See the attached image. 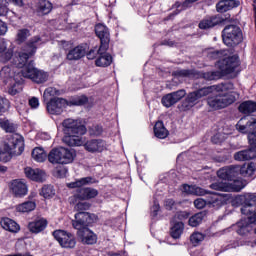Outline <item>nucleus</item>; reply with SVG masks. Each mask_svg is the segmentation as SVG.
I'll return each instance as SVG.
<instances>
[{
  "label": "nucleus",
  "instance_id": "obj_62",
  "mask_svg": "<svg viewBox=\"0 0 256 256\" xmlns=\"http://www.w3.org/2000/svg\"><path fill=\"white\" fill-rule=\"evenodd\" d=\"M7 171V167L0 165V173H5Z\"/></svg>",
  "mask_w": 256,
  "mask_h": 256
},
{
  "label": "nucleus",
  "instance_id": "obj_38",
  "mask_svg": "<svg viewBox=\"0 0 256 256\" xmlns=\"http://www.w3.org/2000/svg\"><path fill=\"white\" fill-rule=\"evenodd\" d=\"M9 1L11 0H0V17H5L9 13ZM18 7H23V0H12Z\"/></svg>",
  "mask_w": 256,
  "mask_h": 256
},
{
  "label": "nucleus",
  "instance_id": "obj_52",
  "mask_svg": "<svg viewBox=\"0 0 256 256\" xmlns=\"http://www.w3.org/2000/svg\"><path fill=\"white\" fill-rule=\"evenodd\" d=\"M207 57L208 59H220V57H223V51L210 50Z\"/></svg>",
  "mask_w": 256,
  "mask_h": 256
},
{
  "label": "nucleus",
  "instance_id": "obj_41",
  "mask_svg": "<svg viewBox=\"0 0 256 256\" xmlns=\"http://www.w3.org/2000/svg\"><path fill=\"white\" fill-rule=\"evenodd\" d=\"M0 127L6 133H15L17 131V125L7 118L0 119Z\"/></svg>",
  "mask_w": 256,
  "mask_h": 256
},
{
  "label": "nucleus",
  "instance_id": "obj_35",
  "mask_svg": "<svg viewBox=\"0 0 256 256\" xmlns=\"http://www.w3.org/2000/svg\"><path fill=\"white\" fill-rule=\"evenodd\" d=\"M53 9V4L49 2V0H40L37 5V13L38 15H49Z\"/></svg>",
  "mask_w": 256,
  "mask_h": 256
},
{
  "label": "nucleus",
  "instance_id": "obj_32",
  "mask_svg": "<svg viewBox=\"0 0 256 256\" xmlns=\"http://www.w3.org/2000/svg\"><path fill=\"white\" fill-rule=\"evenodd\" d=\"M185 229V224L181 221L172 220V226L170 229V235L173 239H179L181 235H183V231Z\"/></svg>",
  "mask_w": 256,
  "mask_h": 256
},
{
  "label": "nucleus",
  "instance_id": "obj_28",
  "mask_svg": "<svg viewBox=\"0 0 256 256\" xmlns=\"http://www.w3.org/2000/svg\"><path fill=\"white\" fill-rule=\"evenodd\" d=\"M0 77L4 83H11L17 77V72L14 67L4 66L0 71Z\"/></svg>",
  "mask_w": 256,
  "mask_h": 256
},
{
  "label": "nucleus",
  "instance_id": "obj_20",
  "mask_svg": "<svg viewBox=\"0 0 256 256\" xmlns=\"http://www.w3.org/2000/svg\"><path fill=\"white\" fill-rule=\"evenodd\" d=\"M84 147L89 153H101L107 149V144L101 139L88 140Z\"/></svg>",
  "mask_w": 256,
  "mask_h": 256
},
{
  "label": "nucleus",
  "instance_id": "obj_12",
  "mask_svg": "<svg viewBox=\"0 0 256 256\" xmlns=\"http://www.w3.org/2000/svg\"><path fill=\"white\" fill-rule=\"evenodd\" d=\"M246 186L247 182L244 181L243 179H232L229 182L217 181L210 185V189H214V191L239 192L241 191V189H245Z\"/></svg>",
  "mask_w": 256,
  "mask_h": 256
},
{
  "label": "nucleus",
  "instance_id": "obj_43",
  "mask_svg": "<svg viewBox=\"0 0 256 256\" xmlns=\"http://www.w3.org/2000/svg\"><path fill=\"white\" fill-rule=\"evenodd\" d=\"M256 172V163L250 162L248 165L240 166V175L251 177Z\"/></svg>",
  "mask_w": 256,
  "mask_h": 256
},
{
  "label": "nucleus",
  "instance_id": "obj_29",
  "mask_svg": "<svg viewBox=\"0 0 256 256\" xmlns=\"http://www.w3.org/2000/svg\"><path fill=\"white\" fill-rule=\"evenodd\" d=\"M181 191L182 193H186V195H198L200 197H203V195L207 193V190L199 186L188 185V184L182 185Z\"/></svg>",
  "mask_w": 256,
  "mask_h": 256
},
{
  "label": "nucleus",
  "instance_id": "obj_46",
  "mask_svg": "<svg viewBox=\"0 0 256 256\" xmlns=\"http://www.w3.org/2000/svg\"><path fill=\"white\" fill-rule=\"evenodd\" d=\"M203 239H205V235L201 232H194L190 236V241L193 245H199V243H201V241H203Z\"/></svg>",
  "mask_w": 256,
  "mask_h": 256
},
{
  "label": "nucleus",
  "instance_id": "obj_59",
  "mask_svg": "<svg viewBox=\"0 0 256 256\" xmlns=\"http://www.w3.org/2000/svg\"><path fill=\"white\" fill-rule=\"evenodd\" d=\"M8 31L7 24L0 20V35H6Z\"/></svg>",
  "mask_w": 256,
  "mask_h": 256
},
{
  "label": "nucleus",
  "instance_id": "obj_18",
  "mask_svg": "<svg viewBox=\"0 0 256 256\" xmlns=\"http://www.w3.org/2000/svg\"><path fill=\"white\" fill-rule=\"evenodd\" d=\"M65 107H67V100L63 98H53L47 104V111L50 115H61Z\"/></svg>",
  "mask_w": 256,
  "mask_h": 256
},
{
  "label": "nucleus",
  "instance_id": "obj_42",
  "mask_svg": "<svg viewBox=\"0 0 256 256\" xmlns=\"http://www.w3.org/2000/svg\"><path fill=\"white\" fill-rule=\"evenodd\" d=\"M29 37H31V31L29 29H19L16 33V43L21 45V43H25Z\"/></svg>",
  "mask_w": 256,
  "mask_h": 256
},
{
  "label": "nucleus",
  "instance_id": "obj_2",
  "mask_svg": "<svg viewBox=\"0 0 256 256\" xmlns=\"http://www.w3.org/2000/svg\"><path fill=\"white\" fill-rule=\"evenodd\" d=\"M241 213L247 217L236 224V231L238 235H247V233L253 231V223H256V194H246L244 196Z\"/></svg>",
  "mask_w": 256,
  "mask_h": 256
},
{
  "label": "nucleus",
  "instance_id": "obj_11",
  "mask_svg": "<svg viewBox=\"0 0 256 256\" xmlns=\"http://www.w3.org/2000/svg\"><path fill=\"white\" fill-rule=\"evenodd\" d=\"M222 39L227 47H235L243 41V33L237 25H228L222 31Z\"/></svg>",
  "mask_w": 256,
  "mask_h": 256
},
{
  "label": "nucleus",
  "instance_id": "obj_60",
  "mask_svg": "<svg viewBox=\"0 0 256 256\" xmlns=\"http://www.w3.org/2000/svg\"><path fill=\"white\" fill-rule=\"evenodd\" d=\"M174 205H175V200H173V199H167L165 201V207H166V209H168V211H171V209H173Z\"/></svg>",
  "mask_w": 256,
  "mask_h": 256
},
{
  "label": "nucleus",
  "instance_id": "obj_24",
  "mask_svg": "<svg viewBox=\"0 0 256 256\" xmlns=\"http://www.w3.org/2000/svg\"><path fill=\"white\" fill-rule=\"evenodd\" d=\"M9 84L8 93L10 95H17V93H21V91H23V76L21 75V70L17 72V75L14 76V79H12Z\"/></svg>",
  "mask_w": 256,
  "mask_h": 256
},
{
  "label": "nucleus",
  "instance_id": "obj_47",
  "mask_svg": "<svg viewBox=\"0 0 256 256\" xmlns=\"http://www.w3.org/2000/svg\"><path fill=\"white\" fill-rule=\"evenodd\" d=\"M9 111V100L0 96V116Z\"/></svg>",
  "mask_w": 256,
  "mask_h": 256
},
{
  "label": "nucleus",
  "instance_id": "obj_5",
  "mask_svg": "<svg viewBox=\"0 0 256 256\" xmlns=\"http://www.w3.org/2000/svg\"><path fill=\"white\" fill-rule=\"evenodd\" d=\"M216 66L220 71L199 72L197 74L198 77L200 79H205V81H216L217 79H221L222 75H229V73H233V71H235L236 67H239V57H226L219 60Z\"/></svg>",
  "mask_w": 256,
  "mask_h": 256
},
{
  "label": "nucleus",
  "instance_id": "obj_22",
  "mask_svg": "<svg viewBox=\"0 0 256 256\" xmlns=\"http://www.w3.org/2000/svg\"><path fill=\"white\" fill-rule=\"evenodd\" d=\"M10 189L15 197H25L29 193L27 184L22 180H13Z\"/></svg>",
  "mask_w": 256,
  "mask_h": 256
},
{
  "label": "nucleus",
  "instance_id": "obj_50",
  "mask_svg": "<svg viewBox=\"0 0 256 256\" xmlns=\"http://www.w3.org/2000/svg\"><path fill=\"white\" fill-rule=\"evenodd\" d=\"M87 101H89V98H87V96H78L74 100H72V105H77V106L85 105Z\"/></svg>",
  "mask_w": 256,
  "mask_h": 256
},
{
  "label": "nucleus",
  "instance_id": "obj_49",
  "mask_svg": "<svg viewBox=\"0 0 256 256\" xmlns=\"http://www.w3.org/2000/svg\"><path fill=\"white\" fill-rule=\"evenodd\" d=\"M55 95H59V91L53 87H49L44 91L43 97L44 99H49V97H55Z\"/></svg>",
  "mask_w": 256,
  "mask_h": 256
},
{
  "label": "nucleus",
  "instance_id": "obj_3",
  "mask_svg": "<svg viewBox=\"0 0 256 256\" xmlns=\"http://www.w3.org/2000/svg\"><path fill=\"white\" fill-rule=\"evenodd\" d=\"M227 89H233V83H225V84H218L208 87H203L193 92H190L185 100L182 102V111H189L193 109L197 103L203 97H207V95H211L214 91H227Z\"/></svg>",
  "mask_w": 256,
  "mask_h": 256
},
{
  "label": "nucleus",
  "instance_id": "obj_7",
  "mask_svg": "<svg viewBox=\"0 0 256 256\" xmlns=\"http://www.w3.org/2000/svg\"><path fill=\"white\" fill-rule=\"evenodd\" d=\"M93 183H96L95 178L93 177H84L81 179H78L74 182H70L67 184V187L69 189H77L75 193L76 199H80L81 201H87L89 199H95L99 195V191L95 188H81L84 185H91Z\"/></svg>",
  "mask_w": 256,
  "mask_h": 256
},
{
  "label": "nucleus",
  "instance_id": "obj_15",
  "mask_svg": "<svg viewBox=\"0 0 256 256\" xmlns=\"http://www.w3.org/2000/svg\"><path fill=\"white\" fill-rule=\"evenodd\" d=\"M93 219H95V215L90 214L89 212H78L75 214V220L72 221V225L77 231L87 229L88 225L93 223Z\"/></svg>",
  "mask_w": 256,
  "mask_h": 256
},
{
  "label": "nucleus",
  "instance_id": "obj_13",
  "mask_svg": "<svg viewBox=\"0 0 256 256\" xmlns=\"http://www.w3.org/2000/svg\"><path fill=\"white\" fill-rule=\"evenodd\" d=\"M53 237L58 241L64 249H73L77 245L75 236L73 234L66 232L64 230H56L53 232Z\"/></svg>",
  "mask_w": 256,
  "mask_h": 256
},
{
  "label": "nucleus",
  "instance_id": "obj_51",
  "mask_svg": "<svg viewBox=\"0 0 256 256\" xmlns=\"http://www.w3.org/2000/svg\"><path fill=\"white\" fill-rule=\"evenodd\" d=\"M189 218V213L185 212V211H181L175 214L174 218L172 221H180L181 223H183L182 221H184V219H188Z\"/></svg>",
  "mask_w": 256,
  "mask_h": 256
},
{
  "label": "nucleus",
  "instance_id": "obj_63",
  "mask_svg": "<svg viewBox=\"0 0 256 256\" xmlns=\"http://www.w3.org/2000/svg\"><path fill=\"white\" fill-rule=\"evenodd\" d=\"M196 1H198V0H186L184 2V5L187 7V5H189V3H195Z\"/></svg>",
  "mask_w": 256,
  "mask_h": 256
},
{
  "label": "nucleus",
  "instance_id": "obj_34",
  "mask_svg": "<svg viewBox=\"0 0 256 256\" xmlns=\"http://www.w3.org/2000/svg\"><path fill=\"white\" fill-rule=\"evenodd\" d=\"M1 225L3 229L6 231H10V233H17L21 227L15 220H12L11 218H4L1 220Z\"/></svg>",
  "mask_w": 256,
  "mask_h": 256
},
{
  "label": "nucleus",
  "instance_id": "obj_26",
  "mask_svg": "<svg viewBox=\"0 0 256 256\" xmlns=\"http://www.w3.org/2000/svg\"><path fill=\"white\" fill-rule=\"evenodd\" d=\"M13 57V48H8V42L4 38L0 39V59L3 63H7Z\"/></svg>",
  "mask_w": 256,
  "mask_h": 256
},
{
  "label": "nucleus",
  "instance_id": "obj_16",
  "mask_svg": "<svg viewBox=\"0 0 256 256\" xmlns=\"http://www.w3.org/2000/svg\"><path fill=\"white\" fill-rule=\"evenodd\" d=\"M241 175V166H228L221 168L217 171L218 181H232L235 177Z\"/></svg>",
  "mask_w": 256,
  "mask_h": 256
},
{
  "label": "nucleus",
  "instance_id": "obj_55",
  "mask_svg": "<svg viewBox=\"0 0 256 256\" xmlns=\"http://www.w3.org/2000/svg\"><path fill=\"white\" fill-rule=\"evenodd\" d=\"M97 55H99V49H97V47H94L88 53H86L87 59H90V60L95 59V57H97Z\"/></svg>",
  "mask_w": 256,
  "mask_h": 256
},
{
  "label": "nucleus",
  "instance_id": "obj_6",
  "mask_svg": "<svg viewBox=\"0 0 256 256\" xmlns=\"http://www.w3.org/2000/svg\"><path fill=\"white\" fill-rule=\"evenodd\" d=\"M45 43L40 36H34L29 39L28 43L22 48L20 52H16L12 58L14 67H23L28 63L29 59L37 53V49Z\"/></svg>",
  "mask_w": 256,
  "mask_h": 256
},
{
  "label": "nucleus",
  "instance_id": "obj_48",
  "mask_svg": "<svg viewBox=\"0 0 256 256\" xmlns=\"http://www.w3.org/2000/svg\"><path fill=\"white\" fill-rule=\"evenodd\" d=\"M91 204L89 202H78L75 206L76 211L79 213H85V211L89 210Z\"/></svg>",
  "mask_w": 256,
  "mask_h": 256
},
{
  "label": "nucleus",
  "instance_id": "obj_64",
  "mask_svg": "<svg viewBox=\"0 0 256 256\" xmlns=\"http://www.w3.org/2000/svg\"><path fill=\"white\" fill-rule=\"evenodd\" d=\"M62 46L65 48L67 45H69V42L67 41H61Z\"/></svg>",
  "mask_w": 256,
  "mask_h": 256
},
{
  "label": "nucleus",
  "instance_id": "obj_56",
  "mask_svg": "<svg viewBox=\"0 0 256 256\" xmlns=\"http://www.w3.org/2000/svg\"><path fill=\"white\" fill-rule=\"evenodd\" d=\"M225 139H227L226 136H223L218 133L212 137V143H215V144L221 143L222 141H225Z\"/></svg>",
  "mask_w": 256,
  "mask_h": 256
},
{
  "label": "nucleus",
  "instance_id": "obj_4",
  "mask_svg": "<svg viewBox=\"0 0 256 256\" xmlns=\"http://www.w3.org/2000/svg\"><path fill=\"white\" fill-rule=\"evenodd\" d=\"M25 151V141L23 136L12 134L8 137L7 142L0 146V161L7 163L14 156H19Z\"/></svg>",
  "mask_w": 256,
  "mask_h": 256
},
{
  "label": "nucleus",
  "instance_id": "obj_9",
  "mask_svg": "<svg viewBox=\"0 0 256 256\" xmlns=\"http://www.w3.org/2000/svg\"><path fill=\"white\" fill-rule=\"evenodd\" d=\"M77 153L73 149L60 147L52 149L48 154V161L52 165H69L73 163Z\"/></svg>",
  "mask_w": 256,
  "mask_h": 256
},
{
  "label": "nucleus",
  "instance_id": "obj_19",
  "mask_svg": "<svg viewBox=\"0 0 256 256\" xmlns=\"http://www.w3.org/2000/svg\"><path fill=\"white\" fill-rule=\"evenodd\" d=\"M24 173L27 179H30V181H36V183H43V181L47 179V173L39 168L33 169L31 167H26L24 169Z\"/></svg>",
  "mask_w": 256,
  "mask_h": 256
},
{
  "label": "nucleus",
  "instance_id": "obj_57",
  "mask_svg": "<svg viewBox=\"0 0 256 256\" xmlns=\"http://www.w3.org/2000/svg\"><path fill=\"white\" fill-rule=\"evenodd\" d=\"M159 209H160L159 202L157 200H154V204L151 207V213L153 217H157V213H159Z\"/></svg>",
  "mask_w": 256,
  "mask_h": 256
},
{
  "label": "nucleus",
  "instance_id": "obj_21",
  "mask_svg": "<svg viewBox=\"0 0 256 256\" xmlns=\"http://www.w3.org/2000/svg\"><path fill=\"white\" fill-rule=\"evenodd\" d=\"M77 235L85 245H95L97 243V235L88 228L78 230Z\"/></svg>",
  "mask_w": 256,
  "mask_h": 256
},
{
  "label": "nucleus",
  "instance_id": "obj_10",
  "mask_svg": "<svg viewBox=\"0 0 256 256\" xmlns=\"http://www.w3.org/2000/svg\"><path fill=\"white\" fill-rule=\"evenodd\" d=\"M17 69H21V76L24 79H31L34 83H45L49 79V74L43 70H38L33 65V61L26 62L24 66H15Z\"/></svg>",
  "mask_w": 256,
  "mask_h": 256
},
{
  "label": "nucleus",
  "instance_id": "obj_36",
  "mask_svg": "<svg viewBox=\"0 0 256 256\" xmlns=\"http://www.w3.org/2000/svg\"><path fill=\"white\" fill-rule=\"evenodd\" d=\"M221 20L216 16L208 17L200 21L199 28L200 29H211V27H215V25H219Z\"/></svg>",
  "mask_w": 256,
  "mask_h": 256
},
{
  "label": "nucleus",
  "instance_id": "obj_40",
  "mask_svg": "<svg viewBox=\"0 0 256 256\" xmlns=\"http://www.w3.org/2000/svg\"><path fill=\"white\" fill-rule=\"evenodd\" d=\"M32 158L37 163H43V161L47 160V152L41 147H36L32 150Z\"/></svg>",
  "mask_w": 256,
  "mask_h": 256
},
{
  "label": "nucleus",
  "instance_id": "obj_53",
  "mask_svg": "<svg viewBox=\"0 0 256 256\" xmlns=\"http://www.w3.org/2000/svg\"><path fill=\"white\" fill-rule=\"evenodd\" d=\"M206 205H209L207 200L203 199V198H197L194 201V206L196 207V209H203L204 207H206Z\"/></svg>",
  "mask_w": 256,
  "mask_h": 256
},
{
  "label": "nucleus",
  "instance_id": "obj_37",
  "mask_svg": "<svg viewBox=\"0 0 256 256\" xmlns=\"http://www.w3.org/2000/svg\"><path fill=\"white\" fill-rule=\"evenodd\" d=\"M154 134L158 139H166L169 136V131L165 129L162 121H158L154 126Z\"/></svg>",
  "mask_w": 256,
  "mask_h": 256
},
{
  "label": "nucleus",
  "instance_id": "obj_58",
  "mask_svg": "<svg viewBox=\"0 0 256 256\" xmlns=\"http://www.w3.org/2000/svg\"><path fill=\"white\" fill-rule=\"evenodd\" d=\"M29 105L32 109H37V107H39V98L37 97H32L29 100Z\"/></svg>",
  "mask_w": 256,
  "mask_h": 256
},
{
  "label": "nucleus",
  "instance_id": "obj_61",
  "mask_svg": "<svg viewBox=\"0 0 256 256\" xmlns=\"http://www.w3.org/2000/svg\"><path fill=\"white\" fill-rule=\"evenodd\" d=\"M40 137H41V139H44L45 141H49V139H51V136L47 133H41Z\"/></svg>",
  "mask_w": 256,
  "mask_h": 256
},
{
  "label": "nucleus",
  "instance_id": "obj_45",
  "mask_svg": "<svg viewBox=\"0 0 256 256\" xmlns=\"http://www.w3.org/2000/svg\"><path fill=\"white\" fill-rule=\"evenodd\" d=\"M203 217V213H197L189 218L188 224L190 225V227H198V225H201V223L203 222Z\"/></svg>",
  "mask_w": 256,
  "mask_h": 256
},
{
  "label": "nucleus",
  "instance_id": "obj_39",
  "mask_svg": "<svg viewBox=\"0 0 256 256\" xmlns=\"http://www.w3.org/2000/svg\"><path fill=\"white\" fill-rule=\"evenodd\" d=\"M240 113H244V115H249L250 113H255L256 111V103L253 101H245L239 106Z\"/></svg>",
  "mask_w": 256,
  "mask_h": 256
},
{
  "label": "nucleus",
  "instance_id": "obj_44",
  "mask_svg": "<svg viewBox=\"0 0 256 256\" xmlns=\"http://www.w3.org/2000/svg\"><path fill=\"white\" fill-rule=\"evenodd\" d=\"M39 193L41 197H44V199H53L56 191L53 185L46 184L41 188Z\"/></svg>",
  "mask_w": 256,
  "mask_h": 256
},
{
  "label": "nucleus",
  "instance_id": "obj_30",
  "mask_svg": "<svg viewBox=\"0 0 256 256\" xmlns=\"http://www.w3.org/2000/svg\"><path fill=\"white\" fill-rule=\"evenodd\" d=\"M101 51V47L98 50V55H100L97 60H96V66L97 67H109V65H111V63H113V57L110 56L109 53H107V51L104 52H100Z\"/></svg>",
  "mask_w": 256,
  "mask_h": 256
},
{
  "label": "nucleus",
  "instance_id": "obj_31",
  "mask_svg": "<svg viewBox=\"0 0 256 256\" xmlns=\"http://www.w3.org/2000/svg\"><path fill=\"white\" fill-rule=\"evenodd\" d=\"M47 228V220L41 218L28 224V229L31 233H41Z\"/></svg>",
  "mask_w": 256,
  "mask_h": 256
},
{
  "label": "nucleus",
  "instance_id": "obj_8",
  "mask_svg": "<svg viewBox=\"0 0 256 256\" xmlns=\"http://www.w3.org/2000/svg\"><path fill=\"white\" fill-rule=\"evenodd\" d=\"M211 94L215 96L208 97L207 104L212 109H225V107L235 103V101H237V97H239V94L233 92V84L230 89L224 91L215 90Z\"/></svg>",
  "mask_w": 256,
  "mask_h": 256
},
{
  "label": "nucleus",
  "instance_id": "obj_33",
  "mask_svg": "<svg viewBox=\"0 0 256 256\" xmlns=\"http://www.w3.org/2000/svg\"><path fill=\"white\" fill-rule=\"evenodd\" d=\"M36 207L37 203H35V201L28 200L16 205L15 210L17 213H31V211H35Z\"/></svg>",
  "mask_w": 256,
  "mask_h": 256
},
{
  "label": "nucleus",
  "instance_id": "obj_17",
  "mask_svg": "<svg viewBox=\"0 0 256 256\" xmlns=\"http://www.w3.org/2000/svg\"><path fill=\"white\" fill-rule=\"evenodd\" d=\"M186 95L187 92L183 89L166 94L164 97H162V105L169 109V107H173L175 103H179V101H181V99H183V97Z\"/></svg>",
  "mask_w": 256,
  "mask_h": 256
},
{
  "label": "nucleus",
  "instance_id": "obj_14",
  "mask_svg": "<svg viewBox=\"0 0 256 256\" xmlns=\"http://www.w3.org/2000/svg\"><path fill=\"white\" fill-rule=\"evenodd\" d=\"M95 33L100 39V53L108 51L109 42L111 41V34L109 33V28L103 24H97L95 26Z\"/></svg>",
  "mask_w": 256,
  "mask_h": 256
},
{
  "label": "nucleus",
  "instance_id": "obj_27",
  "mask_svg": "<svg viewBox=\"0 0 256 256\" xmlns=\"http://www.w3.org/2000/svg\"><path fill=\"white\" fill-rule=\"evenodd\" d=\"M233 7H239V1L235 0H220L216 4V9L218 13H227V11H231Z\"/></svg>",
  "mask_w": 256,
  "mask_h": 256
},
{
  "label": "nucleus",
  "instance_id": "obj_1",
  "mask_svg": "<svg viewBox=\"0 0 256 256\" xmlns=\"http://www.w3.org/2000/svg\"><path fill=\"white\" fill-rule=\"evenodd\" d=\"M62 127L64 133L63 143L69 145V147H81L83 145V135L87 133V128H85L81 120L65 119L62 122Z\"/></svg>",
  "mask_w": 256,
  "mask_h": 256
},
{
  "label": "nucleus",
  "instance_id": "obj_23",
  "mask_svg": "<svg viewBox=\"0 0 256 256\" xmlns=\"http://www.w3.org/2000/svg\"><path fill=\"white\" fill-rule=\"evenodd\" d=\"M87 49H89L87 44L78 45L75 48L69 50L67 59L69 61H79V59H82L84 55H87Z\"/></svg>",
  "mask_w": 256,
  "mask_h": 256
},
{
  "label": "nucleus",
  "instance_id": "obj_54",
  "mask_svg": "<svg viewBox=\"0 0 256 256\" xmlns=\"http://www.w3.org/2000/svg\"><path fill=\"white\" fill-rule=\"evenodd\" d=\"M178 77H193L195 73L191 70H178L176 71Z\"/></svg>",
  "mask_w": 256,
  "mask_h": 256
},
{
  "label": "nucleus",
  "instance_id": "obj_25",
  "mask_svg": "<svg viewBox=\"0 0 256 256\" xmlns=\"http://www.w3.org/2000/svg\"><path fill=\"white\" fill-rule=\"evenodd\" d=\"M205 195H207L206 201L209 207L219 209V207L225 203V197H223L221 194L206 191Z\"/></svg>",
  "mask_w": 256,
  "mask_h": 256
}]
</instances>
